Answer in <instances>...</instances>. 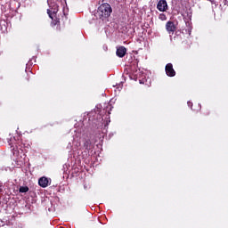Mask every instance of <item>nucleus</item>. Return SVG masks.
Masks as SVG:
<instances>
[{
  "instance_id": "1",
  "label": "nucleus",
  "mask_w": 228,
  "mask_h": 228,
  "mask_svg": "<svg viewBox=\"0 0 228 228\" xmlns=\"http://www.w3.org/2000/svg\"><path fill=\"white\" fill-rule=\"evenodd\" d=\"M111 110H113V106H111V104H108L106 109H101V107L96 106L94 110L87 113L89 122H93V127L99 129V127H102V126H104V127L110 126V122H111L110 119Z\"/></svg>"
},
{
  "instance_id": "2",
  "label": "nucleus",
  "mask_w": 228,
  "mask_h": 228,
  "mask_svg": "<svg viewBox=\"0 0 228 228\" xmlns=\"http://www.w3.org/2000/svg\"><path fill=\"white\" fill-rule=\"evenodd\" d=\"M113 12V9L111 8V5L108 3L102 4L97 10V17L98 19H102V20H104V19H108L110 15H111V12Z\"/></svg>"
},
{
  "instance_id": "3",
  "label": "nucleus",
  "mask_w": 228,
  "mask_h": 228,
  "mask_svg": "<svg viewBox=\"0 0 228 228\" xmlns=\"http://www.w3.org/2000/svg\"><path fill=\"white\" fill-rule=\"evenodd\" d=\"M183 20L185 22V26H186V31L188 32L189 35H191V12H187L183 14Z\"/></svg>"
},
{
  "instance_id": "4",
  "label": "nucleus",
  "mask_w": 228,
  "mask_h": 228,
  "mask_svg": "<svg viewBox=\"0 0 228 228\" xmlns=\"http://www.w3.org/2000/svg\"><path fill=\"white\" fill-rule=\"evenodd\" d=\"M134 76H136V79H139L140 85H145L146 86H151L152 81L151 80V77H147V74L141 73L138 76V73H135Z\"/></svg>"
},
{
  "instance_id": "5",
  "label": "nucleus",
  "mask_w": 228,
  "mask_h": 228,
  "mask_svg": "<svg viewBox=\"0 0 228 228\" xmlns=\"http://www.w3.org/2000/svg\"><path fill=\"white\" fill-rule=\"evenodd\" d=\"M50 8L52 9V11L50 9L47 10V13L50 17V19H54L53 15H56V13H58V4H54V3H52V4H49V0L47 1Z\"/></svg>"
},
{
  "instance_id": "6",
  "label": "nucleus",
  "mask_w": 228,
  "mask_h": 228,
  "mask_svg": "<svg viewBox=\"0 0 228 228\" xmlns=\"http://www.w3.org/2000/svg\"><path fill=\"white\" fill-rule=\"evenodd\" d=\"M165 71L168 77H175V69H174V65L172 63H167L165 67Z\"/></svg>"
},
{
  "instance_id": "7",
  "label": "nucleus",
  "mask_w": 228,
  "mask_h": 228,
  "mask_svg": "<svg viewBox=\"0 0 228 228\" xmlns=\"http://www.w3.org/2000/svg\"><path fill=\"white\" fill-rule=\"evenodd\" d=\"M157 10L159 12H167L168 10V4L167 3V0H159L157 4Z\"/></svg>"
},
{
  "instance_id": "8",
  "label": "nucleus",
  "mask_w": 228,
  "mask_h": 228,
  "mask_svg": "<svg viewBox=\"0 0 228 228\" xmlns=\"http://www.w3.org/2000/svg\"><path fill=\"white\" fill-rule=\"evenodd\" d=\"M38 184H39V186H41V188H47V186H49V184H51V179L47 178L45 176H42L38 180Z\"/></svg>"
},
{
  "instance_id": "9",
  "label": "nucleus",
  "mask_w": 228,
  "mask_h": 228,
  "mask_svg": "<svg viewBox=\"0 0 228 228\" xmlns=\"http://www.w3.org/2000/svg\"><path fill=\"white\" fill-rule=\"evenodd\" d=\"M166 29L169 35H174V32L175 31V24L174 23V21H167L166 23Z\"/></svg>"
},
{
  "instance_id": "10",
  "label": "nucleus",
  "mask_w": 228,
  "mask_h": 228,
  "mask_svg": "<svg viewBox=\"0 0 228 228\" xmlns=\"http://www.w3.org/2000/svg\"><path fill=\"white\" fill-rule=\"evenodd\" d=\"M126 49L124 46H119L117 48L116 54L118 58H124L126 56Z\"/></svg>"
},
{
  "instance_id": "11",
  "label": "nucleus",
  "mask_w": 228,
  "mask_h": 228,
  "mask_svg": "<svg viewBox=\"0 0 228 228\" xmlns=\"http://www.w3.org/2000/svg\"><path fill=\"white\" fill-rule=\"evenodd\" d=\"M84 147L86 151H92V149H94V143H92V141L90 139H87L84 142Z\"/></svg>"
},
{
  "instance_id": "12",
  "label": "nucleus",
  "mask_w": 228,
  "mask_h": 228,
  "mask_svg": "<svg viewBox=\"0 0 228 228\" xmlns=\"http://www.w3.org/2000/svg\"><path fill=\"white\" fill-rule=\"evenodd\" d=\"M19 191H20V193H28V191H29V187H28V186H20Z\"/></svg>"
},
{
  "instance_id": "13",
  "label": "nucleus",
  "mask_w": 228,
  "mask_h": 228,
  "mask_svg": "<svg viewBox=\"0 0 228 228\" xmlns=\"http://www.w3.org/2000/svg\"><path fill=\"white\" fill-rule=\"evenodd\" d=\"M9 145H11V149H12V154L13 156H17L19 154V151L12 145V140H8Z\"/></svg>"
},
{
  "instance_id": "14",
  "label": "nucleus",
  "mask_w": 228,
  "mask_h": 228,
  "mask_svg": "<svg viewBox=\"0 0 228 228\" xmlns=\"http://www.w3.org/2000/svg\"><path fill=\"white\" fill-rule=\"evenodd\" d=\"M159 20H167V14H165V13H160V14L159 15Z\"/></svg>"
},
{
  "instance_id": "15",
  "label": "nucleus",
  "mask_w": 228,
  "mask_h": 228,
  "mask_svg": "<svg viewBox=\"0 0 228 228\" xmlns=\"http://www.w3.org/2000/svg\"><path fill=\"white\" fill-rule=\"evenodd\" d=\"M67 149L69 150V152H70V151H72V142L68 143Z\"/></svg>"
},
{
  "instance_id": "16",
  "label": "nucleus",
  "mask_w": 228,
  "mask_h": 228,
  "mask_svg": "<svg viewBox=\"0 0 228 228\" xmlns=\"http://www.w3.org/2000/svg\"><path fill=\"white\" fill-rule=\"evenodd\" d=\"M3 190H4V185L0 182V193H3Z\"/></svg>"
},
{
  "instance_id": "17",
  "label": "nucleus",
  "mask_w": 228,
  "mask_h": 228,
  "mask_svg": "<svg viewBox=\"0 0 228 228\" xmlns=\"http://www.w3.org/2000/svg\"><path fill=\"white\" fill-rule=\"evenodd\" d=\"M33 65V60H29L28 62L27 63V67H31Z\"/></svg>"
},
{
  "instance_id": "18",
  "label": "nucleus",
  "mask_w": 228,
  "mask_h": 228,
  "mask_svg": "<svg viewBox=\"0 0 228 228\" xmlns=\"http://www.w3.org/2000/svg\"><path fill=\"white\" fill-rule=\"evenodd\" d=\"M224 5L228 6V1L227 0H223Z\"/></svg>"
},
{
  "instance_id": "19",
  "label": "nucleus",
  "mask_w": 228,
  "mask_h": 228,
  "mask_svg": "<svg viewBox=\"0 0 228 228\" xmlns=\"http://www.w3.org/2000/svg\"><path fill=\"white\" fill-rule=\"evenodd\" d=\"M187 104H188L189 108H191L193 106V103L191 102H188Z\"/></svg>"
},
{
  "instance_id": "20",
  "label": "nucleus",
  "mask_w": 228,
  "mask_h": 228,
  "mask_svg": "<svg viewBox=\"0 0 228 228\" xmlns=\"http://www.w3.org/2000/svg\"><path fill=\"white\" fill-rule=\"evenodd\" d=\"M84 188H85V190H88V188H90V186L84 184Z\"/></svg>"
},
{
  "instance_id": "21",
  "label": "nucleus",
  "mask_w": 228,
  "mask_h": 228,
  "mask_svg": "<svg viewBox=\"0 0 228 228\" xmlns=\"http://www.w3.org/2000/svg\"><path fill=\"white\" fill-rule=\"evenodd\" d=\"M24 145V147H27V148H28L29 147V144H28L27 146H26V144H23Z\"/></svg>"
},
{
  "instance_id": "22",
  "label": "nucleus",
  "mask_w": 228,
  "mask_h": 228,
  "mask_svg": "<svg viewBox=\"0 0 228 228\" xmlns=\"http://www.w3.org/2000/svg\"><path fill=\"white\" fill-rule=\"evenodd\" d=\"M32 60H34V61H37V60L35 59V57H33Z\"/></svg>"
}]
</instances>
